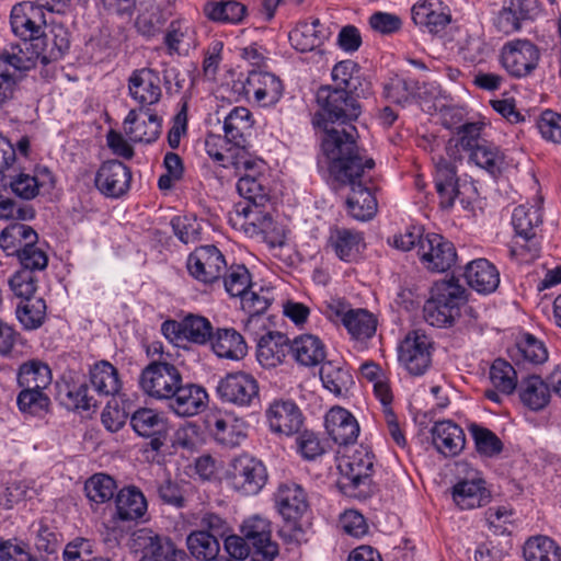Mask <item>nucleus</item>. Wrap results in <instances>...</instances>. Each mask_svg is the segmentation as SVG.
I'll return each mask as SVG.
<instances>
[{"mask_svg": "<svg viewBox=\"0 0 561 561\" xmlns=\"http://www.w3.org/2000/svg\"><path fill=\"white\" fill-rule=\"evenodd\" d=\"M339 146L335 140L327 145L329 173L339 184L351 188L345 202L348 215L368 221L378 209L377 198L368 186L375 161L365 149H356L352 142L344 144L342 149Z\"/></svg>", "mask_w": 561, "mask_h": 561, "instance_id": "nucleus-1", "label": "nucleus"}, {"mask_svg": "<svg viewBox=\"0 0 561 561\" xmlns=\"http://www.w3.org/2000/svg\"><path fill=\"white\" fill-rule=\"evenodd\" d=\"M360 95L362 92L353 93L351 90L331 88V85H322L318 89L316 99L320 111L313 115L312 124L324 131L321 148L327 159L329 152L327 145L334 140L341 149L346 142H352L356 149H362L357 145L358 131L353 124L362 114V105L358 102Z\"/></svg>", "mask_w": 561, "mask_h": 561, "instance_id": "nucleus-2", "label": "nucleus"}, {"mask_svg": "<svg viewBox=\"0 0 561 561\" xmlns=\"http://www.w3.org/2000/svg\"><path fill=\"white\" fill-rule=\"evenodd\" d=\"M274 499L283 518V525L278 530L279 537L286 543L300 545L306 540L301 518L309 508L306 490L296 482L286 481L278 485Z\"/></svg>", "mask_w": 561, "mask_h": 561, "instance_id": "nucleus-3", "label": "nucleus"}, {"mask_svg": "<svg viewBox=\"0 0 561 561\" xmlns=\"http://www.w3.org/2000/svg\"><path fill=\"white\" fill-rule=\"evenodd\" d=\"M542 222L539 205H519L512 215V224L516 240L510 253L520 261H531L539 255L540 245L536 237V228Z\"/></svg>", "mask_w": 561, "mask_h": 561, "instance_id": "nucleus-4", "label": "nucleus"}, {"mask_svg": "<svg viewBox=\"0 0 561 561\" xmlns=\"http://www.w3.org/2000/svg\"><path fill=\"white\" fill-rule=\"evenodd\" d=\"M130 549L139 556L137 561H188L183 549L163 534L151 528H139L131 534Z\"/></svg>", "mask_w": 561, "mask_h": 561, "instance_id": "nucleus-5", "label": "nucleus"}, {"mask_svg": "<svg viewBox=\"0 0 561 561\" xmlns=\"http://www.w3.org/2000/svg\"><path fill=\"white\" fill-rule=\"evenodd\" d=\"M456 152L457 146H448L446 148L447 157L433 158L435 188L439 197V205L444 209H450L455 205L456 197L463 195L466 192L476 193V186L472 183H459Z\"/></svg>", "mask_w": 561, "mask_h": 561, "instance_id": "nucleus-6", "label": "nucleus"}, {"mask_svg": "<svg viewBox=\"0 0 561 561\" xmlns=\"http://www.w3.org/2000/svg\"><path fill=\"white\" fill-rule=\"evenodd\" d=\"M267 471L264 463L243 454L229 462L225 478L229 485L242 495H256L267 482Z\"/></svg>", "mask_w": 561, "mask_h": 561, "instance_id": "nucleus-7", "label": "nucleus"}, {"mask_svg": "<svg viewBox=\"0 0 561 561\" xmlns=\"http://www.w3.org/2000/svg\"><path fill=\"white\" fill-rule=\"evenodd\" d=\"M219 400L229 405L248 409L260 403L257 379L244 370L231 371L221 377L216 387Z\"/></svg>", "mask_w": 561, "mask_h": 561, "instance_id": "nucleus-8", "label": "nucleus"}, {"mask_svg": "<svg viewBox=\"0 0 561 561\" xmlns=\"http://www.w3.org/2000/svg\"><path fill=\"white\" fill-rule=\"evenodd\" d=\"M182 379L175 365L165 360H153L141 370L139 385L148 397L169 401L181 386Z\"/></svg>", "mask_w": 561, "mask_h": 561, "instance_id": "nucleus-9", "label": "nucleus"}, {"mask_svg": "<svg viewBox=\"0 0 561 561\" xmlns=\"http://www.w3.org/2000/svg\"><path fill=\"white\" fill-rule=\"evenodd\" d=\"M35 67L34 57L23 49L12 47L0 54V110L14 99L20 82Z\"/></svg>", "mask_w": 561, "mask_h": 561, "instance_id": "nucleus-10", "label": "nucleus"}, {"mask_svg": "<svg viewBox=\"0 0 561 561\" xmlns=\"http://www.w3.org/2000/svg\"><path fill=\"white\" fill-rule=\"evenodd\" d=\"M500 60L510 76L520 79L530 76L538 67L540 50L529 39H513L501 48Z\"/></svg>", "mask_w": 561, "mask_h": 561, "instance_id": "nucleus-11", "label": "nucleus"}, {"mask_svg": "<svg viewBox=\"0 0 561 561\" xmlns=\"http://www.w3.org/2000/svg\"><path fill=\"white\" fill-rule=\"evenodd\" d=\"M400 364L413 376H422L432 364L433 342L421 330L409 332L398 348Z\"/></svg>", "mask_w": 561, "mask_h": 561, "instance_id": "nucleus-12", "label": "nucleus"}, {"mask_svg": "<svg viewBox=\"0 0 561 561\" xmlns=\"http://www.w3.org/2000/svg\"><path fill=\"white\" fill-rule=\"evenodd\" d=\"M240 531L252 547L251 561H274L279 554L278 545L272 539V523L267 517H248Z\"/></svg>", "mask_w": 561, "mask_h": 561, "instance_id": "nucleus-13", "label": "nucleus"}, {"mask_svg": "<svg viewBox=\"0 0 561 561\" xmlns=\"http://www.w3.org/2000/svg\"><path fill=\"white\" fill-rule=\"evenodd\" d=\"M186 266L192 277L206 285L219 284L227 271L225 256L215 245L196 248L188 255Z\"/></svg>", "mask_w": 561, "mask_h": 561, "instance_id": "nucleus-14", "label": "nucleus"}, {"mask_svg": "<svg viewBox=\"0 0 561 561\" xmlns=\"http://www.w3.org/2000/svg\"><path fill=\"white\" fill-rule=\"evenodd\" d=\"M417 255L422 264L433 272H446L457 260L455 245L437 233H426L420 239Z\"/></svg>", "mask_w": 561, "mask_h": 561, "instance_id": "nucleus-15", "label": "nucleus"}, {"mask_svg": "<svg viewBox=\"0 0 561 561\" xmlns=\"http://www.w3.org/2000/svg\"><path fill=\"white\" fill-rule=\"evenodd\" d=\"M130 98L139 104V112L151 110L162 98L159 72L150 68L134 70L128 78Z\"/></svg>", "mask_w": 561, "mask_h": 561, "instance_id": "nucleus-16", "label": "nucleus"}, {"mask_svg": "<svg viewBox=\"0 0 561 561\" xmlns=\"http://www.w3.org/2000/svg\"><path fill=\"white\" fill-rule=\"evenodd\" d=\"M130 425L137 435L150 439L149 446L153 451H159L168 439V420L152 409L135 411L130 416Z\"/></svg>", "mask_w": 561, "mask_h": 561, "instance_id": "nucleus-17", "label": "nucleus"}, {"mask_svg": "<svg viewBox=\"0 0 561 561\" xmlns=\"http://www.w3.org/2000/svg\"><path fill=\"white\" fill-rule=\"evenodd\" d=\"M131 181V171L123 162L110 160L101 164L95 175L96 188L106 197L119 198L125 195Z\"/></svg>", "mask_w": 561, "mask_h": 561, "instance_id": "nucleus-18", "label": "nucleus"}, {"mask_svg": "<svg viewBox=\"0 0 561 561\" xmlns=\"http://www.w3.org/2000/svg\"><path fill=\"white\" fill-rule=\"evenodd\" d=\"M45 28L33 43L37 50L34 59L43 65L61 59L70 48V34L64 25L51 23Z\"/></svg>", "mask_w": 561, "mask_h": 561, "instance_id": "nucleus-19", "label": "nucleus"}, {"mask_svg": "<svg viewBox=\"0 0 561 561\" xmlns=\"http://www.w3.org/2000/svg\"><path fill=\"white\" fill-rule=\"evenodd\" d=\"M373 468L374 455L360 446L352 456L343 458L339 465L342 488L348 490L368 484Z\"/></svg>", "mask_w": 561, "mask_h": 561, "instance_id": "nucleus-20", "label": "nucleus"}, {"mask_svg": "<svg viewBox=\"0 0 561 561\" xmlns=\"http://www.w3.org/2000/svg\"><path fill=\"white\" fill-rule=\"evenodd\" d=\"M10 19L13 33L24 41L34 42L46 27L44 11L31 1L13 5Z\"/></svg>", "mask_w": 561, "mask_h": 561, "instance_id": "nucleus-21", "label": "nucleus"}, {"mask_svg": "<svg viewBox=\"0 0 561 561\" xmlns=\"http://www.w3.org/2000/svg\"><path fill=\"white\" fill-rule=\"evenodd\" d=\"M248 98L263 107L275 105L282 98L284 87L282 80L271 72L251 71L243 85Z\"/></svg>", "mask_w": 561, "mask_h": 561, "instance_id": "nucleus-22", "label": "nucleus"}, {"mask_svg": "<svg viewBox=\"0 0 561 561\" xmlns=\"http://www.w3.org/2000/svg\"><path fill=\"white\" fill-rule=\"evenodd\" d=\"M162 128V118L152 110L142 113L133 108L124 119V130L134 142L150 144L156 141Z\"/></svg>", "mask_w": 561, "mask_h": 561, "instance_id": "nucleus-23", "label": "nucleus"}, {"mask_svg": "<svg viewBox=\"0 0 561 561\" xmlns=\"http://www.w3.org/2000/svg\"><path fill=\"white\" fill-rule=\"evenodd\" d=\"M324 425L330 438L339 446L355 444L359 424L346 409L334 407L325 414Z\"/></svg>", "mask_w": 561, "mask_h": 561, "instance_id": "nucleus-24", "label": "nucleus"}, {"mask_svg": "<svg viewBox=\"0 0 561 561\" xmlns=\"http://www.w3.org/2000/svg\"><path fill=\"white\" fill-rule=\"evenodd\" d=\"M266 419L272 432L290 436L299 432L302 414L290 400H275L266 410Z\"/></svg>", "mask_w": 561, "mask_h": 561, "instance_id": "nucleus-25", "label": "nucleus"}, {"mask_svg": "<svg viewBox=\"0 0 561 561\" xmlns=\"http://www.w3.org/2000/svg\"><path fill=\"white\" fill-rule=\"evenodd\" d=\"M208 403L206 390L195 383L179 386L175 393L168 401V407L179 416H193L201 413Z\"/></svg>", "mask_w": 561, "mask_h": 561, "instance_id": "nucleus-26", "label": "nucleus"}, {"mask_svg": "<svg viewBox=\"0 0 561 561\" xmlns=\"http://www.w3.org/2000/svg\"><path fill=\"white\" fill-rule=\"evenodd\" d=\"M530 0H505L493 18L495 30L503 35H511L522 30L523 23L531 19Z\"/></svg>", "mask_w": 561, "mask_h": 561, "instance_id": "nucleus-27", "label": "nucleus"}, {"mask_svg": "<svg viewBox=\"0 0 561 561\" xmlns=\"http://www.w3.org/2000/svg\"><path fill=\"white\" fill-rule=\"evenodd\" d=\"M273 299L272 290L270 288L264 290L262 287L260 291L250 289L242 296V309L249 313V318L244 323V330L249 334L256 336L261 329H265L266 319L263 317V313L268 309Z\"/></svg>", "mask_w": 561, "mask_h": 561, "instance_id": "nucleus-28", "label": "nucleus"}, {"mask_svg": "<svg viewBox=\"0 0 561 561\" xmlns=\"http://www.w3.org/2000/svg\"><path fill=\"white\" fill-rule=\"evenodd\" d=\"M229 222L233 228L244 231H248L247 226H252L254 231L264 232L272 226V216L266 213L265 206L244 199L237 203L229 213Z\"/></svg>", "mask_w": 561, "mask_h": 561, "instance_id": "nucleus-29", "label": "nucleus"}, {"mask_svg": "<svg viewBox=\"0 0 561 561\" xmlns=\"http://www.w3.org/2000/svg\"><path fill=\"white\" fill-rule=\"evenodd\" d=\"M257 341L256 357L265 368H274L283 363L289 351V340L280 332L260 333L254 336Z\"/></svg>", "mask_w": 561, "mask_h": 561, "instance_id": "nucleus-30", "label": "nucleus"}, {"mask_svg": "<svg viewBox=\"0 0 561 561\" xmlns=\"http://www.w3.org/2000/svg\"><path fill=\"white\" fill-rule=\"evenodd\" d=\"M254 121L251 112L243 106L230 111L224 122L225 139L239 150L248 146V138L252 134Z\"/></svg>", "mask_w": 561, "mask_h": 561, "instance_id": "nucleus-31", "label": "nucleus"}, {"mask_svg": "<svg viewBox=\"0 0 561 561\" xmlns=\"http://www.w3.org/2000/svg\"><path fill=\"white\" fill-rule=\"evenodd\" d=\"M431 434L435 448L445 457H455L465 448L462 428L449 420L436 422Z\"/></svg>", "mask_w": 561, "mask_h": 561, "instance_id": "nucleus-32", "label": "nucleus"}, {"mask_svg": "<svg viewBox=\"0 0 561 561\" xmlns=\"http://www.w3.org/2000/svg\"><path fill=\"white\" fill-rule=\"evenodd\" d=\"M463 276L472 289L484 295L493 293L500 284L497 268L485 259L468 263Z\"/></svg>", "mask_w": 561, "mask_h": 561, "instance_id": "nucleus-33", "label": "nucleus"}, {"mask_svg": "<svg viewBox=\"0 0 561 561\" xmlns=\"http://www.w3.org/2000/svg\"><path fill=\"white\" fill-rule=\"evenodd\" d=\"M210 346L220 358L240 360L248 353L244 337L233 328H218L214 331Z\"/></svg>", "mask_w": 561, "mask_h": 561, "instance_id": "nucleus-34", "label": "nucleus"}, {"mask_svg": "<svg viewBox=\"0 0 561 561\" xmlns=\"http://www.w3.org/2000/svg\"><path fill=\"white\" fill-rule=\"evenodd\" d=\"M415 24L426 27L431 33H438L450 22V15L445 11L439 0L416 2L411 10Z\"/></svg>", "mask_w": 561, "mask_h": 561, "instance_id": "nucleus-35", "label": "nucleus"}, {"mask_svg": "<svg viewBox=\"0 0 561 561\" xmlns=\"http://www.w3.org/2000/svg\"><path fill=\"white\" fill-rule=\"evenodd\" d=\"M329 245L340 260L353 262L365 248L364 236L352 229L334 228L330 232Z\"/></svg>", "mask_w": 561, "mask_h": 561, "instance_id": "nucleus-36", "label": "nucleus"}, {"mask_svg": "<svg viewBox=\"0 0 561 561\" xmlns=\"http://www.w3.org/2000/svg\"><path fill=\"white\" fill-rule=\"evenodd\" d=\"M11 191L18 197L30 201L35 198L42 187H51L54 185V176L46 168H37L35 174L21 172L13 176L9 183Z\"/></svg>", "mask_w": 561, "mask_h": 561, "instance_id": "nucleus-37", "label": "nucleus"}, {"mask_svg": "<svg viewBox=\"0 0 561 561\" xmlns=\"http://www.w3.org/2000/svg\"><path fill=\"white\" fill-rule=\"evenodd\" d=\"M490 491L481 478L461 480L453 488V500L461 510H472L489 503Z\"/></svg>", "mask_w": 561, "mask_h": 561, "instance_id": "nucleus-38", "label": "nucleus"}, {"mask_svg": "<svg viewBox=\"0 0 561 561\" xmlns=\"http://www.w3.org/2000/svg\"><path fill=\"white\" fill-rule=\"evenodd\" d=\"M116 514L114 520L134 522L141 518L147 512V500L144 493L134 485L125 486L118 491L116 499Z\"/></svg>", "mask_w": 561, "mask_h": 561, "instance_id": "nucleus-39", "label": "nucleus"}, {"mask_svg": "<svg viewBox=\"0 0 561 561\" xmlns=\"http://www.w3.org/2000/svg\"><path fill=\"white\" fill-rule=\"evenodd\" d=\"M518 396L522 403L529 410L535 412L541 411L550 402L551 390L549 382L548 380L543 381L537 375L523 378L518 385Z\"/></svg>", "mask_w": 561, "mask_h": 561, "instance_id": "nucleus-40", "label": "nucleus"}, {"mask_svg": "<svg viewBox=\"0 0 561 561\" xmlns=\"http://www.w3.org/2000/svg\"><path fill=\"white\" fill-rule=\"evenodd\" d=\"M289 351L297 363L306 367L320 365L324 362L327 350L324 343L316 335L302 334L289 345Z\"/></svg>", "mask_w": 561, "mask_h": 561, "instance_id": "nucleus-41", "label": "nucleus"}, {"mask_svg": "<svg viewBox=\"0 0 561 561\" xmlns=\"http://www.w3.org/2000/svg\"><path fill=\"white\" fill-rule=\"evenodd\" d=\"M37 241V232L31 226L21 222L10 224L0 233V248L8 256H19L31 242Z\"/></svg>", "mask_w": 561, "mask_h": 561, "instance_id": "nucleus-42", "label": "nucleus"}, {"mask_svg": "<svg viewBox=\"0 0 561 561\" xmlns=\"http://www.w3.org/2000/svg\"><path fill=\"white\" fill-rule=\"evenodd\" d=\"M57 399L60 404L71 411H88L98 404L94 397L89 394V387L85 382L65 381L64 383H58Z\"/></svg>", "mask_w": 561, "mask_h": 561, "instance_id": "nucleus-43", "label": "nucleus"}, {"mask_svg": "<svg viewBox=\"0 0 561 561\" xmlns=\"http://www.w3.org/2000/svg\"><path fill=\"white\" fill-rule=\"evenodd\" d=\"M248 427V423L240 417H217L211 426V433L221 445L236 447L247 437Z\"/></svg>", "mask_w": 561, "mask_h": 561, "instance_id": "nucleus-44", "label": "nucleus"}, {"mask_svg": "<svg viewBox=\"0 0 561 561\" xmlns=\"http://www.w3.org/2000/svg\"><path fill=\"white\" fill-rule=\"evenodd\" d=\"M320 378L324 388L335 396H344L353 385L352 375L341 360L323 362Z\"/></svg>", "mask_w": 561, "mask_h": 561, "instance_id": "nucleus-45", "label": "nucleus"}, {"mask_svg": "<svg viewBox=\"0 0 561 561\" xmlns=\"http://www.w3.org/2000/svg\"><path fill=\"white\" fill-rule=\"evenodd\" d=\"M321 25L319 19L311 22H300L289 32L288 38L291 46L301 53L311 51L321 46L325 39L322 31L318 30Z\"/></svg>", "mask_w": 561, "mask_h": 561, "instance_id": "nucleus-46", "label": "nucleus"}, {"mask_svg": "<svg viewBox=\"0 0 561 561\" xmlns=\"http://www.w3.org/2000/svg\"><path fill=\"white\" fill-rule=\"evenodd\" d=\"M90 382L100 396H115L122 383L117 369L108 362L101 360L90 369Z\"/></svg>", "mask_w": 561, "mask_h": 561, "instance_id": "nucleus-47", "label": "nucleus"}, {"mask_svg": "<svg viewBox=\"0 0 561 561\" xmlns=\"http://www.w3.org/2000/svg\"><path fill=\"white\" fill-rule=\"evenodd\" d=\"M51 383L49 366L39 360L31 359L23 363L18 370L19 387L45 390Z\"/></svg>", "mask_w": 561, "mask_h": 561, "instance_id": "nucleus-48", "label": "nucleus"}, {"mask_svg": "<svg viewBox=\"0 0 561 561\" xmlns=\"http://www.w3.org/2000/svg\"><path fill=\"white\" fill-rule=\"evenodd\" d=\"M525 561H561V547L548 536L530 537L524 545Z\"/></svg>", "mask_w": 561, "mask_h": 561, "instance_id": "nucleus-49", "label": "nucleus"}, {"mask_svg": "<svg viewBox=\"0 0 561 561\" xmlns=\"http://www.w3.org/2000/svg\"><path fill=\"white\" fill-rule=\"evenodd\" d=\"M359 73L360 67L356 61L351 59L339 61L331 71L334 82V85H331V88L347 89L353 91V93L362 92L364 95L365 89L362 88L363 82Z\"/></svg>", "mask_w": 561, "mask_h": 561, "instance_id": "nucleus-50", "label": "nucleus"}, {"mask_svg": "<svg viewBox=\"0 0 561 561\" xmlns=\"http://www.w3.org/2000/svg\"><path fill=\"white\" fill-rule=\"evenodd\" d=\"M344 327L356 340L370 339L377 329V320L365 309L348 310L342 318Z\"/></svg>", "mask_w": 561, "mask_h": 561, "instance_id": "nucleus-51", "label": "nucleus"}, {"mask_svg": "<svg viewBox=\"0 0 561 561\" xmlns=\"http://www.w3.org/2000/svg\"><path fill=\"white\" fill-rule=\"evenodd\" d=\"M186 546L191 556L198 561H213L220 551L218 539L204 530L192 531L186 538Z\"/></svg>", "mask_w": 561, "mask_h": 561, "instance_id": "nucleus-52", "label": "nucleus"}, {"mask_svg": "<svg viewBox=\"0 0 561 561\" xmlns=\"http://www.w3.org/2000/svg\"><path fill=\"white\" fill-rule=\"evenodd\" d=\"M511 358L516 365L520 363L538 365L548 359V351L541 341L531 334H525L516 347L511 351Z\"/></svg>", "mask_w": 561, "mask_h": 561, "instance_id": "nucleus-53", "label": "nucleus"}, {"mask_svg": "<svg viewBox=\"0 0 561 561\" xmlns=\"http://www.w3.org/2000/svg\"><path fill=\"white\" fill-rule=\"evenodd\" d=\"M204 13L214 22L239 24L247 14V7L238 1H210L204 5Z\"/></svg>", "mask_w": 561, "mask_h": 561, "instance_id": "nucleus-54", "label": "nucleus"}, {"mask_svg": "<svg viewBox=\"0 0 561 561\" xmlns=\"http://www.w3.org/2000/svg\"><path fill=\"white\" fill-rule=\"evenodd\" d=\"M468 431L480 456L494 458L503 451L504 445L502 440L491 430L480 424L471 423L468 426Z\"/></svg>", "mask_w": 561, "mask_h": 561, "instance_id": "nucleus-55", "label": "nucleus"}, {"mask_svg": "<svg viewBox=\"0 0 561 561\" xmlns=\"http://www.w3.org/2000/svg\"><path fill=\"white\" fill-rule=\"evenodd\" d=\"M490 380L493 387L502 394H511L518 383L514 366L503 358H496L490 367Z\"/></svg>", "mask_w": 561, "mask_h": 561, "instance_id": "nucleus-56", "label": "nucleus"}, {"mask_svg": "<svg viewBox=\"0 0 561 561\" xmlns=\"http://www.w3.org/2000/svg\"><path fill=\"white\" fill-rule=\"evenodd\" d=\"M264 175L243 174L237 183L239 194L252 204L266 206L270 201V190L265 185Z\"/></svg>", "mask_w": 561, "mask_h": 561, "instance_id": "nucleus-57", "label": "nucleus"}, {"mask_svg": "<svg viewBox=\"0 0 561 561\" xmlns=\"http://www.w3.org/2000/svg\"><path fill=\"white\" fill-rule=\"evenodd\" d=\"M46 302L43 298L36 297L21 300L16 306V317L24 329H38L46 318Z\"/></svg>", "mask_w": 561, "mask_h": 561, "instance_id": "nucleus-58", "label": "nucleus"}, {"mask_svg": "<svg viewBox=\"0 0 561 561\" xmlns=\"http://www.w3.org/2000/svg\"><path fill=\"white\" fill-rule=\"evenodd\" d=\"M431 297L461 310L467 301L466 289L454 278L435 282L431 289Z\"/></svg>", "mask_w": 561, "mask_h": 561, "instance_id": "nucleus-59", "label": "nucleus"}, {"mask_svg": "<svg viewBox=\"0 0 561 561\" xmlns=\"http://www.w3.org/2000/svg\"><path fill=\"white\" fill-rule=\"evenodd\" d=\"M470 159L492 175L501 173L504 162V156L499 147L486 140L470 150Z\"/></svg>", "mask_w": 561, "mask_h": 561, "instance_id": "nucleus-60", "label": "nucleus"}, {"mask_svg": "<svg viewBox=\"0 0 561 561\" xmlns=\"http://www.w3.org/2000/svg\"><path fill=\"white\" fill-rule=\"evenodd\" d=\"M182 324L184 331V341L197 345H205L210 343L214 334V328L207 318L188 313L182 319Z\"/></svg>", "mask_w": 561, "mask_h": 561, "instance_id": "nucleus-61", "label": "nucleus"}, {"mask_svg": "<svg viewBox=\"0 0 561 561\" xmlns=\"http://www.w3.org/2000/svg\"><path fill=\"white\" fill-rule=\"evenodd\" d=\"M423 312L425 321L437 328L453 327L461 314V311H457L453 306L447 307L446 304L432 297L425 302Z\"/></svg>", "mask_w": 561, "mask_h": 561, "instance_id": "nucleus-62", "label": "nucleus"}, {"mask_svg": "<svg viewBox=\"0 0 561 561\" xmlns=\"http://www.w3.org/2000/svg\"><path fill=\"white\" fill-rule=\"evenodd\" d=\"M420 89L419 81L396 76L385 84V95L393 103L404 105L419 94Z\"/></svg>", "mask_w": 561, "mask_h": 561, "instance_id": "nucleus-63", "label": "nucleus"}, {"mask_svg": "<svg viewBox=\"0 0 561 561\" xmlns=\"http://www.w3.org/2000/svg\"><path fill=\"white\" fill-rule=\"evenodd\" d=\"M115 480L105 474L96 473L84 483V492L90 502L103 504L111 501L116 490Z\"/></svg>", "mask_w": 561, "mask_h": 561, "instance_id": "nucleus-64", "label": "nucleus"}]
</instances>
